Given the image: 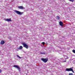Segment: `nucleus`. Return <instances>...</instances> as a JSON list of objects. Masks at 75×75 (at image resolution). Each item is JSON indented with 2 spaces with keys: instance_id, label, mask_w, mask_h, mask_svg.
Wrapping results in <instances>:
<instances>
[{
  "instance_id": "6e6552de",
  "label": "nucleus",
  "mask_w": 75,
  "mask_h": 75,
  "mask_svg": "<svg viewBox=\"0 0 75 75\" xmlns=\"http://www.w3.org/2000/svg\"><path fill=\"white\" fill-rule=\"evenodd\" d=\"M63 22H61V21H60L59 22V24L60 25H61L62 27H63Z\"/></svg>"
},
{
  "instance_id": "9b49d317",
  "label": "nucleus",
  "mask_w": 75,
  "mask_h": 75,
  "mask_svg": "<svg viewBox=\"0 0 75 75\" xmlns=\"http://www.w3.org/2000/svg\"><path fill=\"white\" fill-rule=\"evenodd\" d=\"M17 57H18V58H20L21 59V58H22V57H20V56H18V55H17Z\"/></svg>"
},
{
  "instance_id": "a211bd4d",
  "label": "nucleus",
  "mask_w": 75,
  "mask_h": 75,
  "mask_svg": "<svg viewBox=\"0 0 75 75\" xmlns=\"http://www.w3.org/2000/svg\"><path fill=\"white\" fill-rule=\"evenodd\" d=\"M68 59V57L67 56V58L65 59Z\"/></svg>"
},
{
  "instance_id": "0eeeda50",
  "label": "nucleus",
  "mask_w": 75,
  "mask_h": 75,
  "mask_svg": "<svg viewBox=\"0 0 75 75\" xmlns=\"http://www.w3.org/2000/svg\"><path fill=\"white\" fill-rule=\"evenodd\" d=\"M5 21H8V22H9L10 21H11V19H5Z\"/></svg>"
},
{
  "instance_id": "20e7f679",
  "label": "nucleus",
  "mask_w": 75,
  "mask_h": 75,
  "mask_svg": "<svg viewBox=\"0 0 75 75\" xmlns=\"http://www.w3.org/2000/svg\"><path fill=\"white\" fill-rule=\"evenodd\" d=\"M22 45H23V47H25V48H26V49H28V46L26 44H25L24 43H22Z\"/></svg>"
},
{
  "instance_id": "6ab92c4d",
  "label": "nucleus",
  "mask_w": 75,
  "mask_h": 75,
  "mask_svg": "<svg viewBox=\"0 0 75 75\" xmlns=\"http://www.w3.org/2000/svg\"><path fill=\"white\" fill-rule=\"evenodd\" d=\"M60 59V60H62V58L61 59Z\"/></svg>"
},
{
  "instance_id": "dca6fc26",
  "label": "nucleus",
  "mask_w": 75,
  "mask_h": 75,
  "mask_svg": "<svg viewBox=\"0 0 75 75\" xmlns=\"http://www.w3.org/2000/svg\"><path fill=\"white\" fill-rule=\"evenodd\" d=\"M20 49H22V48H23V46H20Z\"/></svg>"
},
{
  "instance_id": "f03ea898",
  "label": "nucleus",
  "mask_w": 75,
  "mask_h": 75,
  "mask_svg": "<svg viewBox=\"0 0 75 75\" xmlns=\"http://www.w3.org/2000/svg\"><path fill=\"white\" fill-rule=\"evenodd\" d=\"M14 12L17 14H18L19 15H22L23 14V12H21L18 11L17 10H14Z\"/></svg>"
},
{
  "instance_id": "f257e3e1",
  "label": "nucleus",
  "mask_w": 75,
  "mask_h": 75,
  "mask_svg": "<svg viewBox=\"0 0 75 75\" xmlns=\"http://www.w3.org/2000/svg\"><path fill=\"white\" fill-rule=\"evenodd\" d=\"M13 67H15L16 69H17L19 72H21V68H20L19 66L18 65H14Z\"/></svg>"
},
{
  "instance_id": "f3484780",
  "label": "nucleus",
  "mask_w": 75,
  "mask_h": 75,
  "mask_svg": "<svg viewBox=\"0 0 75 75\" xmlns=\"http://www.w3.org/2000/svg\"><path fill=\"white\" fill-rule=\"evenodd\" d=\"M42 44H45V42H42Z\"/></svg>"
},
{
  "instance_id": "aec40b11",
  "label": "nucleus",
  "mask_w": 75,
  "mask_h": 75,
  "mask_svg": "<svg viewBox=\"0 0 75 75\" xmlns=\"http://www.w3.org/2000/svg\"><path fill=\"white\" fill-rule=\"evenodd\" d=\"M1 70L0 69V73H1Z\"/></svg>"
},
{
  "instance_id": "4468645a",
  "label": "nucleus",
  "mask_w": 75,
  "mask_h": 75,
  "mask_svg": "<svg viewBox=\"0 0 75 75\" xmlns=\"http://www.w3.org/2000/svg\"><path fill=\"white\" fill-rule=\"evenodd\" d=\"M69 1H71V2H74V0H69Z\"/></svg>"
},
{
  "instance_id": "7ed1b4c3",
  "label": "nucleus",
  "mask_w": 75,
  "mask_h": 75,
  "mask_svg": "<svg viewBox=\"0 0 75 75\" xmlns=\"http://www.w3.org/2000/svg\"><path fill=\"white\" fill-rule=\"evenodd\" d=\"M66 71H68V72L69 71H72L73 73H74V71L73 70L72 68H66Z\"/></svg>"
},
{
  "instance_id": "412c9836",
  "label": "nucleus",
  "mask_w": 75,
  "mask_h": 75,
  "mask_svg": "<svg viewBox=\"0 0 75 75\" xmlns=\"http://www.w3.org/2000/svg\"><path fill=\"white\" fill-rule=\"evenodd\" d=\"M14 0H12V1H14Z\"/></svg>"
},
{
  "instance_id": "1a4fd4ad",
  "label": "nucleus",
  "mask_w": 75,
  "mask_h": 75,
  "mask_svg": "<svg viewBox=\"0 0 75 75\" xmlns=\"http://www.w3.org/2000/svg\"><path fill=\"white\" fill-rule=\"evenodd\" d=\"M4 41L3 40H2L1 42V44H4Z\"/></svg>"
},
{
  "instance_id": "39448f33",
  "label": "nucleus",
  "mask_w": 75,
  "mask_h": 75,
  "mask_svg": "<svg viewBox=\"0 0 75 75\" xmlns=\"http://www.w3.org/2000/svg\"><path fill=\"white\" fill-rule=\"evenodd\" d=\"M41 60L43 62H45V63H46L47 61H48V59H44V58H41Z\"/></svg>"
},
{
  "instance_id": "f8f14e48",
  "label": "nucleus",
  "mask_w": 75,
  "mask_h": 75,
  "mask_svg": "<svg viewBox=\"0 0 75 75\" xmlns=\"http://www.w3.org/2000/svg\"><path fill=\"white\" fill-rule=\"evenodd\" d=\"M8 39H9V40H11V37H10V36H9L8 37Z\"/></svg>"
},
{
  "instance_id": "ddd939ff",
  "label": "nucleus",
  "mask_w": 75,
  "mask_h": 75,
  "mask_svg": "<svg viewBox=\"0 0 75 75\" xmlns=\"http://www.w3.org/2000/svg\"><path fill=\"white\" fill-rule=\"evenodd\" d=\"M41 54H45V53L43 52H40Z\"/></svg>"
},
{
  "instance_id": "2eb2a0df",
  "label": "nucleus",
  "mask_w": 75,
  "mask_h": 75,
  "mask_svg": "<svg viewBox=\"0 0 75 75\" xmlns=\"http://www.w3.org/2000/svg\"><path fill=\"white\" fill-rule=\"evenodd\" d=\"M72 52H73L74 53V54H75V50H72Z\"/></svg>"
},
{
  "instance_id": "9d476101",
  "label": "nucleus",
  "mask_w": 75,
  "mask_h": 75,
  "mask_svg": "<svg viewBox=\"0 0 75 75\" xmlns=\"http://www.w3.org/2000/svg\"><path fill=\"white\" fill-rule=\"evenodd\" d=\"M56 18L57 20H59V17L58 16H57Z\"/></svg>"
},
{
  "instance_id": "423d86ee",
  "label": "nucleus",
  "mask_w": 75,
  "mask_h": 75,
  "mask_svg": "<svg viewBox=\"0 0 75 75\" xmlns=\"http://www.w3.org/2000/svg\"><path fill=\"white\" fill-rule=\"evenodd\" d=\"M18 8H19V9H21V10H24V7L22 6H18Z\"/></svg>"
},
{
  "instance_id": "4be33fe9",
  "label": "nucleus",
  "mask_w": 75,
  "mask_h": 75,
  "mask_svg": "<svg viewBox=\"0 0 75 75\" xmlns=\"http://www.w3.org/2000/svg\"><path fill=\"white\" fill-rule=\"evenodd\" d=\"M64 62H66V61H64Z\"/></svg>"
}]
</instances>
